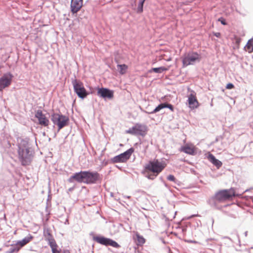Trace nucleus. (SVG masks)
I'll return each instance as SVG.
<instances>
[{
    "mask_svg": "<svg viewBox=\"0 0 253 253\" xmlns=\"http://www.w3.org/2000/svg\"><path fill=\"white\" fill-rule=\"evenodd\" d=\"M164 108H165L164 104V103H162L160 104L158 106H157L152 111L148 112V111H144V112L147 114H154L158 112H159L160 110H161L162 109H163Z\"/></svg>",
    "mask_w": 253,
    "mask_h": 253,
    "instance_id": "20",
    "label": "nucleus"
},
{
    "mask_svg": "<svg viewBox=\"0 0 253 253\" xmlns=\"http://www.w3.org/2000/svg\"><path fill=\"white\" fill-rule=\"evenodd\" d=\"M167 179L169 181L174 182L175 180V178L173 175L170 174L167 176Z\"/></svg>",
    "mask_w": 253,
    "mask_h": 253,
    "instance_id": "31",
    "label": "nucleus"
},
{
    "mask_svg": "<svg viewBox=\"0 0 253 253\" xmlns=\"http://www.w3.org/2000/svg\"><path fill=\"white\" fill-rule=\"evenodd\" d=\"M167 70L168 68L162 66L158 68H153L149 71V72L151 73L152 71H153L156 73H162V72Z\"/></svg>",
    "mask_w": 253,
    "mask_h": 253,
    "instance_id": "22",
    "label": "nucleus"
},
{
    "mask_svg": "<svg viewBox=\"0 0 253 253\" xmlns=\"http://www.w3.org/2000/svg\"><path fill=\"white\" fill-rule=\"evenodd\" d=\"M83 0H71V11L73 14L77 13L83 6Z\"/></svg>",
    "mask_w": 253,
    "mask_h": 253,
    "instance_id": "15",
    "label": "nucleus"
},
{
    "mask_svg": "<svg viewBox=\"0 0 253 253\" xmlns=\"http://www.w3.org/2000/svg\"><path fill=\"white\" fill-rule=\"evenodd\" d=\"M134 151V148L131 147L124 153L113 158L112 159V161L114 163L126 162L130 158Z\"/></svg>",
    "mask_w": 253,
    "mask_h": 253,
    "instance_id": "10",
    "label": "nucleus"
},
{
    "mask_svg": "<svg viewBox=\"0 0 253 253\" xmlns=\"http://www.w3.org/2000/svg\"><path fill=\"white\" fill-rule=\"evenodd\" d=\"M214 35L216 37H219L220 35V34L219 33H216L214 34Z\"/></svg>",
    "mask_w": 253,
    "mask_h": 253,
    "instance_id": "36",
    "label": "nucleus"
},
{
    "mask_svg": "<svg viewBox=\"0 0 253 253\" xmlns=\"http://www.w3.org/2000/svg\"><path fill=\"white\" fill-rule=\"evenodd\" d=\"M35 117L39 121V124L44 126L48 125L49 120L46 118L41 110H38L35 114Z\"/></svg>",
    "mask_w": 253,
    "mask_h": 253,
    "instance_id": "14",
    "label": "nucleus"
},
{
    "mask_svg": "<svg viewBox=\"0 0 253 253\" xmlns=\"http://www.w3.org/2000/svg\"><path fill=\"white\" fill-rule=\"evenodd\" d=\"M244 234H245V236L246 237L248 235V232L247 231H246L245 233H244Z\"/></svg>",
    "mask_w": 253,
    "mask_h": 253,
    "instance_id": "38",
    "label": "nucleus"
},
{
    "mask_svg": "<svg viewBox=\"0 0 253 253\" xmlns=\"http://www.w3.org/2000/svg\"><path fill=\"white\" fill-rule=\"evenodd\" d=\"M48 244L51 248L52 253H58V251L56 249L57 245L56 242L53 238H50L48 240Z\"/></svg>",
    "mask_w": 253,
    "mask_h": 253,
    "instance_id": "19",
    "label": "nucleus"
},
{
    "mask_svg": "<svg viewBox=\"0 0 253 253\" xmlns=\"http://www.w3.org/2000/svg\"><path fill=\"white\" fill-rule=\"evenodd\" d=\"M101 176L96 171H85V183L92 184L101 180Z\"/></svg>",
    "mask_w": 253,
    "mask_h": 253,
    "instance_id": "9",
    "label": "nucleus"
},
{
    "mask_svg": "<svg viewBox=\"0 0 253 253\" xmlns=\"http://www.w3.org/2000/svg\"><path fill=\"white\" fill-rule=\"evenodd\" d=\"M33 237L31 234H29L22 240L18 241L16 243V245L20 247V249L21 247L24 246L27 244L29 243L33 239Z\"/></svg>",
    "mask_w": 253,
    "mask_h": 253,
    "instance_id": "16",
    "label": "nucleus"
},
{
    "mask_svg": "<svg viewBox=\"0 0 253 253\" xmlns=\"http://www.w3.org/2000/svg\"><path fill=\"white\" fill-rule=\"evenodd\" d=\"M65 253H70L69 251H66Z\"/></svg>",
    "mask_w": 253,
    "mask_h": 253,
    "instance_id": "43",
    "label": "nucleus"
},
{
    "mask_svg": "<svg viewBox=\"0 0 253 253\" xmlns=\"http://www.w3.org/2000/svg\"><path fill=\"white\" fill-rule=\"evenodd\" d=\"M51 120L54 125L57 126L58 130L68 125L69 118L62 114L53 113L51 115Z\"/></svg>",
    "mask_w": 253,
    "mask_h": 253,
    "instance_id": "4",
    "label": "nucleus"
},
{
    "mask_svg": "<svg viewBox=\"0 0 253 253\" xmlns=\"http://www.w3.org/2000/svg\"><path fill=\"white\" fill-rule=\"evenodd\" d=\"M165 108H168L169 110H170L171 111H173L174 110V107L173 106L170 104H169L168 103H164Z\"/></svg>",
    "mask_w": 253,
    "mask_h": 253,
    "instance_id": "30",
    "label": "nucleus"
},
{
    "mask_svg": "<svg viewBox=\"0 0 253 253\" xmlns=\"http://www.w3.org/2000/svg\"><path fill=\"white\" fill-rule=\"evenodd\" d=\"M13 78V75L10 72L4 73L0 78V91L11 84Z\"/></svg>",
    "mask_w": 253,
    "mask_h": 253,
    "instance_id": "11",
    "label": "nucleus"
},
{
    "mask_svg": "<svg viewBox=\"0 0 253 253\" xmlns=\"http://www.w3.org/2000/svg\"><path fill=\"white\" fill-rule=\"evenodd\" d=\"M18 158L23 166L29 165L32 161V153L30 152V144L27 138L20 139L18 144Z\"/></svg>",
    "mask_w": 253,
    "mask_h": 253,
    "instance_id": "2",
    "label": "nucleus"
},
{
    "mask_svg": "<svg viewBox=\"0 0 253 253\" xmlns=\"http://www.w3.org/2000/svg\"><path fill=\"white\" fill-rule=\"evenodd\" d=\"M166 167V164L160 162L158 160L150 161L145 166V169L146 171H150L153 173L159 174Z\"/></svg>",
    "mask_w": 253,
    "mask_h": 253,
    "instance_id": "3",
    "label": "nucleus"
},
{
    "mask_svg": "<svg viewBox=\"0 0 253 253\" xmlns=\"http://www.w3.org/2000/svg\"><path fill=\"white\" fill-rule=\"evenodd\" d=\"M224 238L228 239H229L230 240H232L230 238L228 237H224Z\"/></svg>",
    "mask_w": 253,
    "mask_h": 253,
    "instance_id": "39",
    "label": "nucleus"
},
{
    "mask_svg": "<svg viewBox=\"0 0 253 253\" xmlns=\"http://www.w3.org/2000/svg\"><path fill=\"white\" fill-rule=\"evenodd\" d=\"M97 95L105 99H111L114 96V91L107 88H99L97 90Z\"/></svg>",
    "mask_w": 253,
    "mask_h": 253,
    "instance_id": "13",
    "label": "nucleus"
},
{
    "mask_svg": "<svg viewBox=\"0 0 253 253\" xmlns=\"http://www.w3.org/2000/svg\"><path fill=\"white\" fill-rule=\"evenodd\" d=\"M147 127L146 125L137 123L132 127L126 130V133L133 135L144 136L147 133Z\"/></svg>",
    "mask_w": 253,
    "mask_h": 253,
    "instance_id": "6",
    "label": "nucleus"
},
{
    "mask_svg": "<svg viewBox=\"0 0 253 253\" xmlns=\"http://www.w3.org/2000/svg\"><path fill=\"white\" fill-rule=\"evenodd\" d=\"M189 242L190 243H195L196 242L195 241H190Z\"/></svg>",
    "mask_w": 253,
    "mask_h": 253,
    "instance_id": "42",
    "label": "nucleus"
},
{
    "mask_svg": "<svg viewBox=\"0 0 253 253\" xmlns=\"http://www.w3.org/2000/svg\"><path fill=\"white\" fill-rule=\"evenodd\" d=\"M149 171H147V174L145 175L146 177H147L149 179L153 180L159 174L156 173H149Z\"/></svg>",
    "mask_w": 253,
    "mask_h": 253,
    "instance_id": "26",
    "label": "nucleus"
},
{
    "mask_svg": "<svg viewBox=\"0 0 253 253\" xmlns=\"http://www.w3.org/2000/svg\"><path fill=\"white\" fill-rule=\"evenodd\" d=\"M20 250V247H19L17 245H15L14 246H11L6 251V253H14L18 252Z\"/></svg>",
    "mask_w": 253,
    "mask_h": 253,
    "instance_id": "24",
    "label": "nucleus"
},
{
    "mask_svg": "<svg viewBox=\"0 0 253 253\" xmlns=\"http://www.w3.org/2000/svg\"><path fill=\"white\" fill-rule=\"evenodd\" d=\"M44 236L48 240V239L53 238L52 235L51 234L49 229H45L44 230Z\"/></svg>",
    "mask_w": 253,
    "mask_h": 253,
    "instance_id": "27",
    "label": "nucleus"
},
{
    "mask_svg": "<svg viewBox=\"0 0 253 253\" xmlns=\"http://www.w3.org/2000/svg\"><path fill=\"white\" fill-rule=\"evenodd\" d=\"M235 196V190L233 188L221 190L216 192L214 195L210 197L208 203L211 207L217 210H221L223 208L221 204L231 199Z\"/></svg>",
    "mask_w": 253,
    "mask_h": 253,
    "instance_id": "1",
    "label": "nucleus"
},
{
    "mask_svg": "<svg viewBox=\"0 0 253 253\" xmlns=\"http://www.w3.org/2000/svg\"><path fill=\"white\" fill-rule=\"evenodd\" d=\"M117 67L119 73L122 75L125 74L127 69V66L126 64H118Z\"/></svg>",
    "mask_w": 253,
    "mask_h": 253,
    "instance_id": "23",
    "label": "nucleus"
},
{
    "mask_svg": "<svg viewBox=\"0 0 253 253\" xmlns=\"http://www.w3.org/2000/svg\"><path fill=\"white\" fill-rule=\"evenodd\" d=\"M234 87V86L233 84H232V83H228V84H227L226 88L227 89H231L233 88Z\"/></svg>",
    "mask_w": 253,
    "mask_h": 253,
    "instance_id": "33",
    "label": "nucleus"
},
{
    "mask_svg": "<svg viewBox=\"0 0 253 253\" xmlns=\"http://www.w3.org/2000/svg\"><path fill=\"white\" fill-rule=\"evenodd\" d=\"M92 239L97 243L106 246H110L116 248H119L121 247L115 241L102 236H94Z\"/></svg>",
    "mask_w": 253,
    "mask_h": 253,
    "instance_id": "8",
    "label": "nucleus"
},
{
    "mask_svg": "<svg viewBox=\"0 0 253 253\" xmlns=\"http://www.w3.org/2000/svg\"><path fill=\"white\" fill-rule=\"evenodd\" d=\"M188 103L190 107L194 108L197 106L198 101L193 93H191L188 97Z\"/></svg>",
    "mask_w": 253,
    "mask_h": 253,
    "instance_id": "17",
    "label": "nucleus"
},
{
    "mask_svg": "<svg viewBox=\"0 0 253 253\" xmlns=\"http://www.w3.org/2000/svg\"><path fill=\"white\" fill-rule=\"evenodd\" d=\"M180 150L182 152L190 155H192L194 153L193 149L188 146H182L180 148Z\"/></svg>",
    "mask_w": 253,
    "mask_h": 253,
    "instance_id": "21",
    "label": "nucleus"
},
{
    "mask_svg": "<svg viewBox=\"0 0 253 253\" xmlns=\"http://www.w3.org/2000/svg\"><path fill=\"white\" fill-rule=\"evenodd\" d=\"M246 47L249 49H251V51L253 50V39L249 40L248 42L246 44Z\"/></svg>",
    "mask_w": 253,
    "mask_h": 253,
    "instance_id": "28",
    "label": "nucleus"
},
{
    "mask_svg": "<svg viewBox=\"0 0 253 253\" xmlns=\"http://www.w3.org/2000/svg\"><path fill=\"white\" fill-rule=\"evenodd\" d=\"M241 39L240 38H236V43L238 45H239V44L241 42Z\"/></svg>",
    "mask_w": 253,
    "mask_h": 253,
    "instance_id": "34",
    "label": "nucleus"
},
{
    "mask_svg": "<svg viewBox=\"0 0 253 253\" xmlns=\"http://www.w3.org/2000/svg\"><path fill=\"white\" fill-rule=\"evenodd\" d=\"M236 239H237V241L238 242V243L240 244V240L239 238V236L237 233H236Z\"/></svg>",
    "mask_w": 253,
    "mask_h": 253,
    "instance_id": "35",
    "label": "nucleus"
},
{
    "mask_svg": "<svg viewBox=\"0 0 253 253\" xmlns=\"http://www.w3.org/2000/svg\"><path fill=\"white\" fill-rule=\"evenodd\" d=\"M145 0H139V3L138 5L137 12L138 13H140L143 11V4Z\"/></svg>",
    "mask_w": 253,
    "mask_h": 253,
    "instance_id": "25",
    "label": "nucleus"
},
{
    "mask_svg": "<svg viewBox=\"0 0 253 253\" xmlns=\"http://www.w3.org/2000/svg\"><path fill=\"white\" fill-rule=\"evenodd\" d=\"M73 189H74V188H73H73H69V190L70 191H72V190H73Z\"/></svg>",
    "mask_w": 253,
    "mask_h": 253,
    "instance_id": "40",
    "label": "nucleus"
},
{
    "mask_svg": "<svg viewBox=\"0 0 253 253\" xmlns=\"http://www.w3.org/2000/svg\"><path fill=\"white\" fill-rule=\"evenodd\" d=\"M136 236H137V241H138L139 244L142 245L145 243V239L142 236H141L138 234H137L136 235Z\"/></svg>",
    "mask_w": 253,
    "mask_h": 253,
    "instance_id": "29",
    "label": "nucleus"
},
{
    "mask_svg": "<svg viewBox=\"0 0 253 253\" xmlns=\"http://www.w3.org/2000/svg\"><path fill=\"white\" fill-rule=\"evenodd\" d=\"M130 196H125V198H127V199L130 198Z\"/></svg>",
    "mask_w": 253,
    "mask_h": 253,
    "instance_id": "41",
    "label": "nucleus"
},
{
    "mask_svg": "<svg viewBox=\"0 0 253 253\" xmlns=\"http://www.w3.org/2000/svg\"><path fill=\"white\" fill-rule=\"evenodd\" d=\"M182 60L184 67L193 65L196 61H200V55L196 52L188 53L182 57Z\"/></svg>",
    "mask_w": 253,
    "mask_h": 253,
    "instance_id": "7",
    "label": "nucleus"
},
{
    "mask_svg": "<svg viewBox=\"0 0 253 253\" xmlns=\"http://www.w3.org/2000/svg\"><path fill=\"white\" fill-rule=\"evenodd\" d=\"M209 159L215 166L219 169L221 167L222 164L221 161L216 159V158L211 154H209Z\"/></svg>",
    "mask_w": 253,
    "mask_h": 253,
    "instance_id": "18",
    "label": "nucleus"
},
{
    "mask_svg": "<svg viewBox=\"0 0 253 253\" xmlns=\"http://www.w3.org/2000/svg\"><path fill=\"white\" fill-rule=\"evenodd\" d=\"M198 216V215L193 214V215H191V216L189 217L188 218V219H190V218H191V217H194V216Z\"/></svg>",
    "mask_w": 253,
    "mask_h": 253,
    "instance_id": "37",
    "label": "nucleus"
},
{
    "mask_svg": "<svg viewBox=\"0 0 253 253\" xmlns=\"http://www.w3.org/2000/svg\"><path fill=\"white\" fill-rule=\"evenodd\" d=\"M218 21L220 22L223 25H227L226 20L223 17H220L219 18H218Z\"/></svg>",
    "mask_w": 253,
    "mask_h": 253,
    "instance_id": "32",
    "label": "nucleus"
},
{
    "mask_svg": "<svg viewBox=\"0 0 253 253\" xmlns=\"http://www.w3.org/2000/svg\"><path fill=\"white\" fill-rule=\"evenodd\" d=\"M59 253V252L58 251V253Z\"/></svg>",
    "mask_w": 253,
    "mask_h": 253,
    "instance_id": "44",
    "label": "nucleus"
},
{
    "mask_svg": "<svg viewBox=\"0 0 253 253\" xmlns=\"http://www.w3.org/2000/svg\"><path fill=\"white\" fill-rule=\"evenodd\" d=\"M72 84L74 91L79 98L84 99L87 96L88 93L84 87L82 82L76 79H72Z\"/></svg>",
    "mask_w": 253,
    "mask_h": 253,
    "instance_id": "5",
    "label": "nucleus"
},
{
    "mask_svg": "<svg viewBox=\"0 0 253 253\" xmlns=\"http://www.w3.org/2000/svg\"><path fill=\"white\" fill-rule=\"evenodd\" d=\"M68 181L70 183H74L76 181L79 183H85V171L81 170L74 173L69 178Z\"/></svg>",
    "mask_w": 253,
    "mask_h": 253,
    "instance_id": "12",
    "label": "nucleus"
}]
</instances>
